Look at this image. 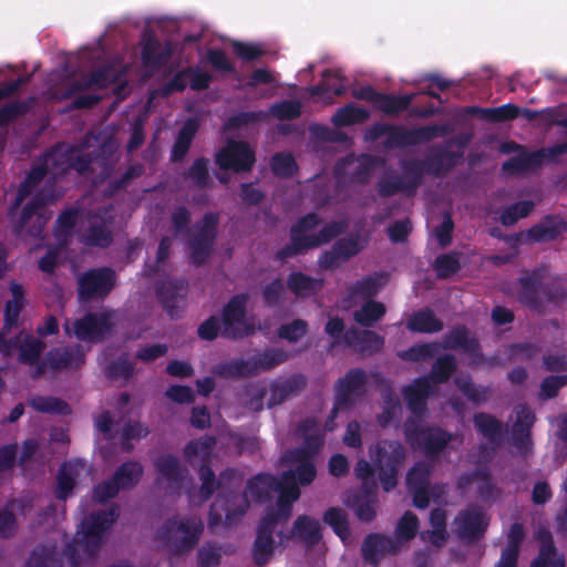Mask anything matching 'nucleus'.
Instances as JSON below:
<instances>
[{
    "label": "nucleus",
    "mask_w": 567,
    "mask_h": 567,
    "mask_svg": "<svg viewBox=\"0 0 567 567\" xmlns=\"http://www.w3.org/2000/svg\"><path fill=\"white\" fill-rule=\"evenodd\" d=\"M427 476L429 466L426 464H417L408 474V486L414 495V505L420 508L429 505Z\"/></svg>",
    "instance_id": "obj_12"
},
{
    "label": "nucleus",
    "mask_w": 567,
    "mask_h": 567,
    "mask_svg": "<svg viewBox=\"0 0 567 567\" xmlns=\"http://www.w3.org/2000/svg\"><path fill=\"white\" fill-rule=\"evenodd\" d=\"M159 482L167 481L168 483H176L181 477V471L177 462L173 456H164L157 463Z\"/></svg>",
    "instance_id": "obj_42"
},
{
    "label": "nucleus",
    "mask_w": 567,
    "mask_h": 567,
    "mask_svg": "<svg viewBox=\"0 0 567 567\" xmlns=\"http://www.w3.org/2000/svg\"><path fill=\"white\" fill-rule=\"evenodd\" d=\"M203 525L196 519H173L157 532L158 540L171 551L182 553L192 548L202 533Z\"/></svg>",
    "instance_id": "obj_5"
},
{
    "label": "nucleus",
    "mask_w": 567,
    "mask_h": 567,
    "mask_svg": "<svg viewBox=\"0 0 567 567\" xmlns=\"http://www.w3.org/2000/svg\"><path fill=\"white\" fill-rule=\"evenodd\" d=\"M475 424L478 431L487 439L494 440L499 433L498 422L489 415H477L475 417Z\"/></svg>",
    "instance_id": "obj_48"
},
{
    "label": "nucleus",
    "mask_w": 567,
    "mask_h": 567,
    "mask_svg": "<svg viewBox=\"0 0 567 567\" xmlns=\"http://www.w3.org/2000/svg\"><path fill=\"white\" fill-rule=\"evenodd\" d=\"M347 342L355 347L359 351H375L383 344V340L377 333L372 331H363L360 337L354 332H348L346 334Z\"/></svg>",
    "instance_id": "obj_29"
},
{
    "label": "nucleus",
    "mask_w": 567,
    "mask_h": 567,
    "mask_svg": "<svg viewBox=\"0 0 567 567\" xmlns=\"http://www.w3.org/2000/svg\"><path fill=\"white\" fill-rule=\"evenodd\" d=\"M220 327L216 318H209L198 328V334L200 338L210 340L214 339L219 331Z\"/></svg>",
    "instance_id": "obj_64"
},
{
    "label": "nucleus",
    "mask_w": 567,
    "mask_h": 567,
    "mask_svg": "<svg viewBox=\"0 0 567 567\" xmlns=\"http://www.w3.org/2000/svg\"><path fill=\"white\" fill-rule=\"evenodd\" d=\"M114 272L110 269L92 270L80 279V297L90 299L101 297L114 287Z\"/></svg>",
    "instance_id": "obj_9"
},
{
    "label": "nucleus",
    "mask_w": 567,
    "mask_h": 567,
    "mask_svg": "<svg viewBox=\"0 0 567 567\" xmlns=\"http://www.w3.org/2000/svg\"><path fill=\"white\" fill-rule=\"evenodd\" d=\"M523 535V528L519 524L512 526L508 533V545L503 549L501 559L495 567H516L518 544Z\"/></svg>",
    "instance_id": "obj_21"
},
{
    "label": "nucleus",
    "mask_w": 567,
    "mask_h": 567,
    "mask_svg": "<svg viewBox=\"0 0 567 567\" xmlns=\"http://www.w3.org/2000/svg\"><path fill=\"white\" fill-rule=\"evenodd\" d=\"M292 536L307 545H313L320 539V525L316 519L299 517L295 523Z\"/></svg>",
    "instance_id": "obj_23"
},
{
    "label": "nucleus",
    "mask_w": 567,
    "mask_h": 567,
    "mask_svg": "<svg viewBox=\"0 0 567 567\" xmlns=\"http://www.w3.org/2000/svg\"><path fill=\"white\" fill-rule=\"evenodd\" d=\"M401 410L399 402L396 399L388 398L385 400V405L383 408V412L379 415V422L381 425H388L391 420L398 414Z\"/></svg>",
    "instance_id": "obj_58"
},
{
    "label": "nucleus",
    "mask_w": 567,
    "mask_h": 567,
    "mask_svg": "<svg viewBox=\"0 0 567 567\" xmlns=\"http://www.w3.org/2000/svg\"><path fill=\"white\" fill-rule=\"evenodd\" d=\"M436 351V347L432 344H422L417 347L411 348L409 351H405L401 354L403 359L408 360H421L427 357L433 355Z\"/></svg>",
    "instance_id": "obj_55"
},
{
    "label": "nucleus",
    "mask_w": 567,
    "mask_h": 567,
    "mask_svg": "<svg viewBox=\"0 0 567 567\" xmlns=\"http://www.w3.org/2000/svg\"><path fill=\"white\" fill-rule=\"evenodd\" d=\"M533 204L530 202H522L509 208L502 214V223L504 225H512L517 219L525 217L532 210Z\"/></svg>",
    "instance_id": "obj_47"
},
{
    "label": "nucleus",
    "mask_w": 567,
    "mask_h": 567,
    "mask_svg": "<svg viewBox=\"0 0 567 567\" xmlns=\"http://www.w3.org/2000/svg\"><path fill=\"white\" fill-rule=\"evenodd\" d=\"M346 503L348 506L355 509L357 515L361 520L369 522L375 515V497L367 489V487L363 491V495H358L353 498L348 497Z\"/></svg>",
    "instance_id": "obj_24"
},
{
    "label": "nucleus",
    "mask_w": 567,
    "mask_h": 567,
    "mask_svg": "<svg viewBox=\"0 0 567 567\" xmlns=\"http://www.w3.org/2000/svg\"><path fill=\"white\" fill-rule=\"evenodd\" d=\"M447 346L451 348H462L465 351L475 352L476 342L470 338L468 332L464 329H457L447 339Z\"/></svg>",
    "instance_id": "obj_45"
},
{
    "label": "nucleus",
    "mask_w": 567,
    "mask_h": 567,
    "mask_svg": "<svg viewBox=\"0 0 567 567\" xmlns=\"http://www.w3.org/2000/svg\"><path fill=\"white\" fill-rule=\"evenodd\" d=\"M408 328L416 332H433L441 329V323L430 311L422 310L409 319Z\"/></svg>",
    "instance_id": "obj_31"
},
{
    "label": "nucleus",
    "mask_w": 567,
    "mask_h": 567,
    "mask_svg": "<svg viewBox=\"0 0 567 567\" xmlns=\"http://www.w3.org/2000/svg\"><path fill=\"white\" fill-rule=\"evenodd\" d=\"M400 550L394 539L380 535H370L367 537L362 551L364 558L371 563H377L385 554H393Z\"/></svg>",
    "instance_id": "obj_16"
},
{
    "label": "nucleus",
    "mask_w": 567,
    "mask_h": 567,
    "mask_svg": "<svg viewBox=\"0 0 567 567\" xmlns=\"http://www.w3.org/2000/svg\"><path fill=\"white\" fill-rule=\"evenodd\" d=\"M417 529V519L416 516L412 513H405L401 518L396 532H395V543L401 546L414 537Z\"/></svg>",
    "instance_id": "obj_40"
},
{
    "label": "nucleus",
    "mask_w": 567,
    "mask_h": 567,
    "mask_svg": "<svg viewBox=\"0 0 567 567\" xmlns=\"http://www.w3.org/2000/svg\"><path fill=\"white\" fill-rule=\"evenodd\" d=\"M286 359V355L282 352H265L259 354L252 362L239 363L236 362L233 364L230 373L233 374H250L256 373L261 370H267Z\"/></svg>",
    "instance_id": "obj_17"
},
{
    "label": "nucleus",
    "mask_w": 567,
    "mask_h": 567,
    "mask_svg": "<svg viewBox=\"0 0 567 567\" xmlns=\"http://www.w3.org/2000/svg\"><path fill=\"white\" fill-rule=\"evenodd\" d=\"M431 381L417 380L404 391L405 399L412 410H415L423 399L430 394Z\"/></svg>",
    "instance_id": "obj_37"
},
{
    "label": "nucleus",
    "mask_w": 567,
    "mask_h": 567,
    "mask_svg": "<svg viewBox=\"0 0 567 567\" xmlns=\"http://www.w3.org/2000/svg\"><path fill=\"white\" fill-rule=\"evenodd\" d=\"M567 381L565 375H557L547 378L542 384V393L546 398H551L556 394L558 389H560Z\"/></svg>",
    "instance_id": "obj_57"
},
{
    "label": "nucleus",
    "mask_w": 567,
    "mask_h": 567,
    "mask_svg": "<svg viewBox=\"0 0 567 567\" xmlns=\"http://www.w3.org/2000/svg\"><path fill=\"white\" fill-rule=\"evenodd\" d=\"M384 312L385 307L383 303L369 300L354 312V319L363 326H371L373 322L379 320L384 315Z\"/></svg>",
    "instance_id": "obj_30"
},
{
    "label": "nucleus",
    "mask_w": 567,
    "mask_h": 567,
    "mask_svg": "<svg viewBox=\"0 0 567 567\" xmlns=\"http://www.w3.org/2000/svg\"><path fill=\"white\" fill-rule=\"evenodd\" d=\"M386 284V277L383 275H373L358 281L354 286V293L361 297H371Z\"/></svg>",
    "instance_id": "obj_41"
},
{
    "label": "nucleus",
    "mask_w": 567,
    "mask_h": 567,
    "mask_svg": "<svg viewBox=\"0 0 567 567\" xmlns=\"http://www.w3.org/2000/svg\"><path fill=\"white\" fill-rule=\"evenodd\" d=\"M452 368L453 361L450 358L440 359L433 369V377L431 381H444L447 378Z\"/></svg>",
    "instance_id": "obj_61"
},
{
    "label": "nucleus",
    "mask_w": 567,
    "mask_h": 567,
    "mask_svg": "<svg viewBox=\"0 0 567 567\" xmlns=\"http://www.w3.org/2000/svg\"><path fill=\"white\" fill-rule=\"evenodd\" d=\"M324 522L330 525L340 539L347 544L350 542L347 516L339 508H331L324 514Z\"/></svg>",
    "instance_id": "obj_33"
},
{
    "label": "nucleus",
    "mask_w": 567,
    "mask_h": 567,
    "mask_svg": "<svg viewBox=\"0 0 567 567\" xmlns=\"http://www.w3.org/2000/svg\"><path fill=\"white\" fill-rule=\"evenodd\" d=\"M167 352V347L165 344H153L141 349L137 352V358L142 361H152Z\"/></svg>",
    "instance_id": "obj_59"
},
{
    "label": "nucleus",
    "mask_w": 567,
    "mask_h": 567,
    "mask_svg": "<svg viewBox=\"0 0 567 567\" xmlns=\"http://www.w3.org/2000/svg\"><path fill=\"white\" fill-rule=\"evenodd\" d=\"M86 472L85 465L80 461L64 464L58 475L56 495L65 498L72 491L76 480Z\"/></svg>",
    "instance_id": "obj_19"
},
{
    "label": "nucleus",
    "mask_w": 567,
    "mask_h": 567,
    "mask_svg": "<svg viewBox=\"0 0 567 567\" xmlns=\"http://www.w3.org/2000/svg\"><path fill=\"white\" fill-rule=\"evenodd\" d=\"M187 81L193 89L202 90L208 86L209 76L205 73H196L194 71L183 72L168 85L167 93L184 89Z\"/></svg>",
    "instance_id": "obj_27"
},
{
    "label": "nucleus",
    "mask_w": 567,
    "mask_h": 567,
    "mask_svg": "<svg viewBox=\"0 0 567 567\" xmlns=\"http://www.w3.org/2000/svg\"><path fill=\"white\" fill-rule=\"evenodd\" d=\"M307 332V324L302 320H295L289 324L280 328L279 336L289 342H296Z\"/></svg>",
    "instance_id": "obj_46"
},
{
    "label": "nucleus",
    "mask_w": 567,
    "mask_h": 567,
    "mask_svg": "<svg viewBox=\"0 0 567 567\" xmlns=\"http://www.w3.org/2000/svg\"><path fill=\"white\" fill-rule=\"evenodd\" d=\"M20 509V504L13 502L10 504L9 509L0 511V535H9L16 527L17 518L16 513Z\"/></svg>",
    "instance_id": "obj_44"
},
{
    "label": "nucleus",
    "mask_w": 567,
    "mask_h": 567,
    "mask_svg": "<svg viewBox=\"0 0 567 567\" xmlns=\"http://www.w3.org/2000/svg\"><path fill=\"white\" fill-rule=\"evenodd\" d=\"M501 151L503 153H511V152H517V156L506 164H504L505 169H525L529 167L533 164L540 162V154H533L529 155L523 150H520L515 143L508 142L501 145Z\"/></svg>",
    "instance_id": "obj_25"
},
{
    "label": "nucleus",
    "mask_w": 567,
    "mask_h": 567,
    "mask_svg": "<svg viewBox=\"0 0 567 567\" xmlns=\"http://www.w3.org/2000/svg\"><path fill=\"white\" fill-rule=\"evenodd\" d=\"M488 519L484 512L478 508H472L461 513L456 518L457 532L463 537H474L483 532L487 526Z\"/></svg>",
    "instance_id": "obj_14"
},
{
    "label": "nucleus",
    "mask_w": 567,
    "mask_h": 567,
    "mask_svg": "<svg viewBox=\"0 0 567 567\" xmlns=\"http://www.w3.org/2000/svg\"><path fill=\"white\" fill-rule=\"evenodd\" d=\"M431 530L422 534V538L434 546H441L446 539L445 514L441 509H434L431 513Z\"/></svg>",
    "instance_id": "obj_26"
},
{
    "label": "nucleus",
    "mask_w": 567,
    "mask_h": 567,
    "mask_svg": "<svg viewBox=\"0 0 567 567\" xmlns=\"http://www.w3.org/2000/svg\"><path fill=\"white\" fill-rule=\"evenodd\" d=\"M300 436L307 444V451H297L286 455L282 458L284 475L280 481L270 475H258L249 482L248 491L243 497L229 502L218 498L214 502L210 509V524L216 525L223 519L226 524H233L237 517L243 515L248 507V497L254 501L261 499L264 495L270 493L277 495L276 509H271L262 518L258 536L254 547V559L257 564H265L274 554L277 546L285 544L286 539L280 537L277 544L272 539V533L278 523L287 519L291 513V505L299 498L298 484H309L316 475L315 467L310 461V454L315 452L322 443V439L317 424L308 421L300 429Z\"/></svg>",
    "instance_id": "obj_1"
},
{
    "label": "nucleus",
    "mask_w": 567,
    "mask_h": 567,
    "mask_svg": "<svg viewBox=\"0 0 567 567\" xmlns=\"http://www.w3.org/2000/svg\"><path fill=\"white\" fill-rule=\"evenodd\" d=\"M115 312H102L99 316L89 315L82 319L65 321L64 329L68 334H74L82 341L100 340L114 324Z\"/></svg>",
    "instance_id": "obj_6"
},
{
    "label": "nucleus",
    "mask_w": 567,
    "mask_h": 567,
    "mask_svg": "<svg viewBox=\"0 0 567 567\" xmlns=\"http://www.w3.org/2000/svg\"><path fill=\"white\" fill-rule=\"evenodd\" d=\"M515 424H514V433L517 435V439L520 441L524 447L528 445V434L527 431L532 426L534 422V416L530 411L523 405H519L515 409Z\"/></svg>",
    "instance_id": "obj_32"
},
{
    "label": "nucleus",
    "mask_w": 567,
    "mask_h": 567,
    "mask_svg": "<svg viewBox=\"0 0 567 567\" xmlns=\"http://www.w3.org/2000/svg\"><path fill=\"white\" fill-rule=\"evenodd\" d=\"M234 51L245 60H252L262 53V49L258 44H248L241 42L234 43Z\"/></svg>",
    "instance_id": "obj_56"
},
{
    "label": "nucleus",
    "mask_w": 567,
    "mask_h": 567,
    "mask_svg": "<svg viewBox=\"0 0 567 567\" xmlns=\"http://www.w3.org/2000/svg\"><path fill=\"white\" fill-rule=\"evenodd\" d=\"M27 567H60L51 548H35L30 556Z\"/></svg>",
    "instance_id": "obj_43"
},
{
    "label": "nucleus",
    "mask_w": 567,
    "mask_h": 567,
    "mask_svg": "<svg viewBox=\"0 0 567 567\" xmlns=\"http://www.w3.org/2000/svg\"><path fill=\"white\" fill-rule=\"evenodd\" d=\"M13 348H19L20 360L24 362L33 361L42 349L41 342L31 339L28 334L21 333L14 342ZM0 349L6 353H11L12 346L7 342L3 334H0Z\"/></svg>",
    "instance_id": "obj_18"
},
{
    "label": "nucleus",
    "mask_w": 567,
    "mask_h": 567,
    "mask_svg": "<svg viewBox=\"0 0 567 567\" xmlns=\"http://www.w3.org/2000/svg\"><path fill=\"white\" fill-rule=\"evenodd\" d=\"M142 475V467L137 463H127L114 475L113 482H106L99 485L93 492L92 512L84 517L78 530L79 542L86 547L97 545L105 532L111 527L117 517L115 508H95L102 505L106 499L114 497L122 488H128L135 485Z\"/></svg>",
    "instance_id": "obj_2"
},
{
    "label": "nucleus",
    "mask_w": 567,
    "mask_h": 567,
    "mask_svg": "<svg viewBox=\"0 0 567 567\" xmlns=\"http://www.w3.org/2000/svg\"><path fill=\"white\" fill-rule=\"evenodd\" d=\"M272 169L279 176H290L296 169V164L291 155L278 154L272 159Z\"/></svg>",
    "instance_id": "obj_49"
},
{
    "label": "nucleus",
    "mask_w": 567,
    "mask_h": 567,
    "mask_svg": "<svg viewBox=\"0 0 567 567\" xmlns=\"http://www.w3.org/2000/svg\"><path fill=\"white\" fill-rule=\"evenodd\" d=\"M58 355H60L58 352L50 354V358H49L50 368H52V369L69 368V367H73V365H79L82 362V354H79L75 358L60 357L59 359H56Z\"/></svg>",
    "instance_id": "obj_60"
},
{
    "label": "nucleus",
    "mask_w": 567,
    "mask_h": 567,
    "mask_svg": "<svg viewBox=\"0 0 567 567\" xmlns=\"http://www.w3.org/2000/svg\"><path fill=\"white\" fill-rule=\"evenodd\" d=\"M368 117V112L352 104L340 109L333 116L336 125L344 126L363 122Z\"/></svg>",
    "instance_id": "obj_38"
},
{
    "label": "nucleus",
    "mask_w": 567,
    "mask_h": 567,
    "mask_svg": "<svg viewBox=\"0 0 567 567\" xmlns=\"http://www.w3.org/2000/svg\"><path fill=\"white\" fill-rule=\"evenodd\" d=\"M460 267V261L455 256L444 255L436 259L435 268L440 276L446 277L454 274Z\"/></svg>",
    "instance_id": "obj_50"
},
{
    "label": "nucleus",
    "mask_w": 567,
    "mask_h": 567,
    "mask_svg": "<svg viewBox=\"0 0 567 567\" xmlns=\"http://www.w3.org/2000/svg\"><path fill=\"white\" fill-rule=\"evenodd\" d=\"M363 382L364 374L360 371L350 372L343 380H341L338 386L339 404L342 401H346L351 394L359 391Z\"/></svg>",
    "instance_id": "obj_35"
},
{
    "label": "nucleus",
    "mask_w": 567,
    "mask_h": 567,
    "mask_svg": "<svg viewBox=\"0 0 567 567\" xmlns=\"http://www.w3.org/2000/svg\"><path fill=\"white\" fill-rule=\"evenodd\" d=\"M215 225L216 217L214 215L206 216L198 234L189 243L192 256L196 262H200L208 252L209 245L214 237Z\"/></svg>",
    "instance_id": "obj_15"
},
{
    "label": "nucleus",
    "mask_w": 567,
    "mask_h": 567,
    "mask_svg": "<svg viewBox=\"0 0 567 567\" xmlns=\"http://www.w3.org/2000/svg\"><path fill=\"white\" fill-rule=\"evenodd\" d=\"M245 297L237 296L226 306L224 311L225 333L237 337L252 330V324L248 322L245 316Z\"/></svg>",
    "instance_id": "obj_10"
},
{
    "label": "nucleus",
    "mask_w": 567,
    "mask_h": 567,
    "mask_svg": "<svg viewBox=\"0 0 567 567\" xmlns=\"http://www.w3.org/2000/svg\"><path fill=\"white\" fill-rule=\"evenodd\" d=\"M342 228L343 225L337 221L322 225L316 215L310 214L292 227L291 246L288 248L287 255L326 244L337 236Z\"/></svg>",
    "instance_id": "obj_4"
},
{
    "label": "nucleus",
    "mask_w": 567,
    "mask_h": 567,
    "mask_svg": "<svg viewBox=\"0 0 567 567\" xmlns=\"http://www.w3.org/2000/svg\"><path fill=\"white\" fill-rule=\"evenodd\" d=\"M300 105L298 102L289 101L271 107V112L279 118H292L299 115Z\"/></svg>",
    "instance_id": "obj_53"
},
{
    "label": "nucleus",
    "mask_w": 567,
    "mask_h": 567,
    "mask_svg": "<svg viewBox=\"0 0 567 567\" xmlns=\"http://www.w3.org/2000/svg\"><path fill=\"white\" fill-rule=\"evenodd\" d=\"M213 444L214 441L210 437L190 442L185 447V454L192 463L206 461L212 455Z\"/></svg>",
    "instance_id": "obj_36"
},
{
    "label": "nucleus",
    "mask_w": 567,
    "mask_h": 567,
    "mask_svg": "<svg viewBox=\"0 0 567 567\" xmlns=\"http://www.w3.org/2000/svg\"><path fill=\"white\" fill-rule=\"evenodd\" d=\"M12 299L7 302L4 321L6 327L16 324L19 312L23 307V291L18 284H12L10 288Z\"/></svg>",
    "instance_id": "obj_34"
},
{
    "label": "nucleus",
    "mask_w": 567,
    "mask_h": 567,
    "mask_svg": "<svg viewBox=\"0 0 567 567\" xmlns=\"http://www.w3.org/2000/svg\"><path fill=\"white\" fill-rule=\"evenodd\" d=\"M411 423L406 426V436L412 445H417L430 453L437 452L449 441L447 435L439 429H424Z\"/></svg>",
    "instance_id": "obj_11"
},
{
    "label": "nucleus",
    "mask_w": 567,
    "mask_h": 567,
    "mask_svg": "<svg viewBox=\"0 0 567 567\" xmlns=\"http://www.w3.org/2000/svg\"><path fill=\"white\" fill-rule=\"evenodd\" d=\"M254 161L252 151L243 142H229L217 154V164L221 169L247 171L250 169Z\"/></svg>",
    "instance_id": "obj_7"
},
{
    "label": "nucleus",
    "mask_w": 567,
    "mask_h": 567,
    "mask_svg": "<svg viewBox=\"0 0 567 567\" xmlns=\"http://www.w3.org/2000/svg\"><path fill=\"white\" fill-rule=\"evenodd\" d=\"M166 394L169 399L179 403H186L193 399V391L189 388L182 385L171 386Z\"/></svg>",
    "instance_id": "obj_63"
},
{
    "label": "nucleus",
    "mask_w": 567,
    "mask_h": 567,
    "mask_svg": "<svg viewBox=\"0 0 567 567\" xmlns=\"http://www.w3.org/2000/svg\"><path fill=\"white\" fill-rule=\"evenodd\" d=\"M355 95L359 99H362V100H365V101L372 103V105L375 109H379L386 113H393V112L401 111V110L405 109L408 106V104L410 103L409 96H402V97L386 96V95L375 93L370 87H363V89L359 90L355 93Z\"/></svg>",
    "instance_id": "obj_13"
},
{
    "label": "nucleus",
    "mask_w": 567,
    "mask_h": 567,
    "mask_svg": "<svg viewBox=\"0 0 567 567\" xmlns=\"http://www.w3.org/2000/svg\"><path fill=\"white\" fill-rule=\"evenodd\" d=\"M367 244V237L363 235L350 236L339 240L333 248L324 252L319 262L320 267L332 269L358 254Z\"/></svg>",
    "instance_id": "obj_8"
},
{
    "label": "nucleus",
    "mask_w": 567,
    "mask_h": 567,
    "mask_svg": "<svg viewBox=\"0 0 567 567\" xmlns=\"http://www.w3.org/2000/svg\"><path fill=\"white\" fill-rule=\"evenodd\" d=\"M84 240L87 245L104 247L111 241V234L105 226L99 228L94 226Z\"/></svg>",
    "instance_id": "obj_52"
},
{
    "label": "nucleus",
    "mask_w": 567,
    "mask_h": 567,
    "mask_svg": "<svg viewBox=\"0 0 567 567\" xmlns=\"http://www.w3.org/2000/svg\"><path fill=\"white\" fill-rule=\"evenodd\" d=\"M288 288L297 296L306 297L320 288V282L301 272H292L288 278Z\"/></svg>",
    "instance_id": "obj_28"
},
{
    "label": "nucleus",
    "mask_w": 567,
    "mask_h": 567,
    "mask_svg": "<svg viewBox=\"0 0 567 567\" xmlns=\"http://www.w3.org/2000/svg\"><path fill=\"white\" fill-rule=\"evenodd\" d=\"M404 457L403 447L396 442H380L370 450L372 466L365 461L358 462L355 474L364 481L374 484L373 476L378 474L384 491L392 489L396 484L399 466Z\"/></svg>",
    "instance_id": "obj_3"
},
{
    "label": "nucleus",
    "mask_w": 567,
    "mask_h": 567,
    "mask_svg": "<svg viewBox=\"0 0 567 567\" xmlns=\"http://www.w3.org/2000/svg\"><path fill=\"white\" fill-rule=\"evenodd\" d=\"M32 406L39 411L64 413L66 405L55 399L38 398L32 400Z\"/></svg>",
    "instance_id": "obj_51"
},
{
    "label": "nucleus",
    "mask_w": 567,
    "mask_h": 567,
    "mask_svg": "<svg viewBox=\"0 0 567 567\" xmlns=\"http://www.w3.org/2000/svg\"><path fill=\"white\" fill-rule=\"evenodd\" d=\"M565 228L564 221L558 218H547L527 233L529 240L546 241L555 238Z\"/></svg>",
    "instance_id": "obj_22"
},
{
    "label": "nucleus",
    "mask_w": 567,
    "mask_h": 567,
    "mask_svg": "<svg viewBox=\"0 0 567 567\" xmlns=\"http://www.w3.org/2000/svg\"><path fill=\"white\" fill-rule=\"evenodd\" d=\"M196 130L197 124L195 121H188L181 130L177 141L175 142V145L173 147L172 155L174 159H179L186 154Z\"/></svg>",
    "instance_id": "obj_39"
},
{
    "label": "nucleus",
    "mask_w": 567,
    "mask_h": 567,
    "mask_svg": "<svg viewBox=\"0 0 567 567\" xmlns=\"http://www.w3.org/2000/svg\"><path fill=\"white\" fill-rule=\"evenodd\" d=\"M78 212H66L58 220V231L60 236H65L74 227L78 221Z\"/></svg>",
    "instance_id": "obj_62"
},
{
    "label": "nucleus",
    "mask_w": 567,
    "mask_h": 567,
    "mask_svg": "<svg viewBox=\"0 0 567 567\" xmlns=\"http://www.w3.org/2000/svg\"><path fill=\"white\" fill-rule=\"evenodd\" d=\"M161 301L167 307L172 308L171 299H182L184 297L183 288H177L173 282L168 281L163 285L158 291Z\"/></svg>",
    "instance_id": "obj_54"
},
{
    "label": "nucleus",
    "mask_w": 567,
    "mask_h": 567,
    "mask_svg": "<svg viewBox=\"0 0 567 567\" xmlns=\"http://www.w3.org/2000/svg\"><path fill=\"white\" fill-rule=\"evenodd\" d=\"M538 537L542 543L540 551L530 567H565V560L563 556L555 551L549 534L540 532Z\"/></svg>",
    "instance_id": "obj_20"
}]
</instances>
